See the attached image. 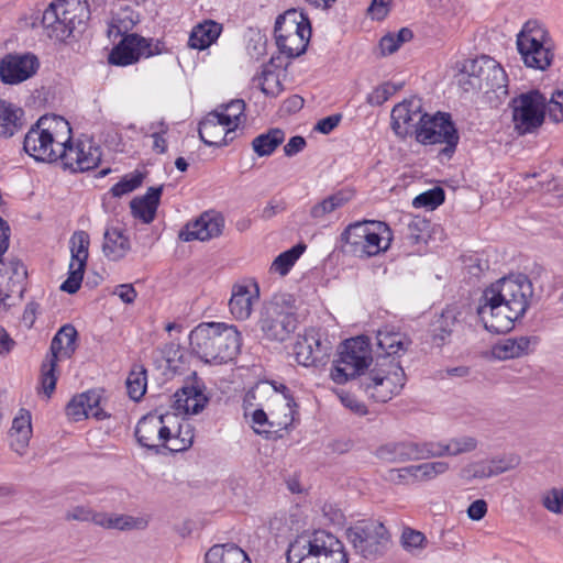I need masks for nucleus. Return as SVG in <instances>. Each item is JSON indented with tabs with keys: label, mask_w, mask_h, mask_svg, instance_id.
<instances>
[{
	"label": "nucleus",
	"mask_w": 563,
	"mask_h": 563,
	"mask_svg": "<svg viewBox=\"0 0 563 563\" xmlns=\"http://www.w3.org/2000/svg\"><path fill=\"white\" fill-rule=\"evenodd\" d=\"M532 284L526 275L503 277L484 290L477 314L489 332L506 333L522 318L532 297Z\"/></svg>",
	"instance_id": "1"
},
{
	"label": "nucleus",
	"mask_w": 563,
	"mask_h": 563,
	"mask_svg": "<svg viewBox=\"0 0 563 563\" xmlns=\"http://www.w3.org/2000/svg\"><path fill=\"white\" fill-rule=\"evenodd\" d=\"M140 445L158 451L165 448L170 452H183L194 442V428L188 421H179L176 415L151 412L140 419L135 428Z\"/></svg>",
	"instance_id": "2"
},
{
	"label": "nucleus",
	"mask_w": 563,
	"mask_h": 563,
	"mask_svg": "<svg viewBox=\"0 0 563 563\" xmlns=\"http://www.w3.org/2000/svg\"><path fill=\"white\" fill-rule=\"evenodd\" d=\"M191 351L206 363L222 364L240 353L242 336L238 328L223 322L197 325L189 334Z\"/></svg>",
	"instance_id": "3"
},
{
	"label": "nucleus",
	"mask_w": 563,
	"mask_h": 563,
	"mask_svg": "<svg viewBox=\"0 0 563 563\" xmlns=\"http://www.w3.org/2000/svg\"><path fill=\"white\" fill-rule=\"evenodd\" d=\"M70 133V124L63 117L43 115L25 134L23 148L36 161L56 162Z\"/></svg>",
	"instance_id": "4"
},
{
	"label": "nucleus",
	"mask_w": 563,
	"mask_h": 563,
	"mask_svg": "<svg viewBox=\"0 0 563 563\" xmlns=\"http://www.w3.org/2000/svg\"><path fill=\"white\" fill-rule=\"evenodd\" d=\"M287 561L288 563H349L343 543L324 530L298 536L288 547Z\"/></svg>",
	"instance_id": "5"
},
{
	"label": "nucleus",
	"mask_w": 563,
	"mask_h": 563,
	"mask_svg": "<svg viewBox=\"0 0 563 563\" xmlns=\"http://www.w3.org/2000/svg\"><path fill=\"white\" fill-rule=\"evenodd\" d=\"M89 18L86 0H56L43 12L42 26L47 37L65 42L80 33Z\"/></svg>",
	"instance_id": "6"
},
{
	"label": "nucleus",
	"mask_w": 563,
	"mask_h": 563,
	"mask_svg": "<svg viewBox=\"0 0 563 563\" xmlns=\"http://www.w3.org/2000/svg\"><path fill=\"white\" fill-rule=\"evenodd\" d=\"M393 231L383 221H357L341 233L346 252L358 258H368L385 253L391 244Z\"/></svg>",
	"instance_id": "7"
},
{
	"label": "nucleus",
	"mask_w": 563,
	"mask_h": 563,
	"mask_svg": "<svg viewBox=\"0 0 563 563\" xmlns=\"http://www.w3.org/2000/svg\"><path fill=\"white\" fill-rule=\"evenodd\" d=\"M517 48L529 68L545 70L554 59V42L544 25L537 20L525 23L517 35Z\"/></svg>",
	"instance_id": "8"
},
{
	"label": "nucleus",
	"mask_w": 563,
	"mask_h": 563,
	"mask_svg": "<svg viewBox=\"0 0 563 563\" xmlns=\"http://www.w3.org/2000/svg\"><path fill=\"white\" fill-rule=\"evenodd\" d=\"M276 45L289 58L298 57L307 49L311 35L309 20L297 10H288L275 22Z\"/></svg>",
	"instance_id": "9"
},
{
	"label": "nucleus",
	"mask_w": 563,
	"mask_h": 563,
	"mask_svg": "<svg viewBox=\"0 0 563 563\" xmlns=\"http://www.w3.org/2000/svg\"><path fill=\"white\" fill-rule=\"evenodd\" d=\"M269 389L274 390L276 397H278V394L282 395V405L277 411H271L269 416L263 409L254 410L252 413V427L256 433H269V427H277L279 430L288 429L295 421L297 405L285 385L263 382L256 385L252 395L254 396L255 393H267Z\"/></svg>",
	"instance_id": "10"
},
{
	"label": "nucleus",
	"mask_w": 563,
	"mask_h": 563,
	"mask_svg": "<svg viewBox=\"0 0 563 563\" xmlns=\"http://www.w3.org/2000/svg\"><path fill=\"white\" fill-rule=\"evenodd\" d=\"M416 141L424 144H444L441 153L451 157L460 141L459 132L451 115L444 112L420 117V122L413 131Z\"/></svg>",
	"instance_id": "11"
},
{
	"label": "nucleus",
	"mask_w": 563,
	"mask_h": 563,
	"mask_svg": "<svg viewBox=\"0 0 563 563\" xmlns=\"http://www.w3.org/2000/svg\"><path fill=\"white\" fill-rule=\"evenodd\" d=\"M365 393L378 402H386L399 394L406 384V374L400 362L379 358L376 367L362 383Z\"/></svg>",
	"instance_id": "12"
},
{
	"label": "nucleus",
	"mask_w": 563,
	"mask_h": 563,
	"mask_svg": "<svg viewBox=\"0 0 563 563\" xmlns=\"http://www.w3.org/2000/svg\"><path fill=\"white\" fill-rule=\"evenodd\" d=\"M77 330L71 324L63 325L54 335L41 368V386L43 393L51 397L56 387L57 362L70 358L77 349Z\"/></svg>",
	"instance_id": "13"
},
{
	"label": "nucleus",
	"mask_w": 563,
	"mask_h": 563,
	"mask_svg": "<svg viewBox=\"0 0 563 563\" xmlns=\"http://www.w3.org/2000/svg\"><path fill=\"white\" fill-rule=\"evenodd\" d=\"M509 107L515 130L520 135L536 132L544 122L547 98L539 90H529L512 98Z\"/></svg>",
	"instance_id": "14"
},
{
	"label": "nucleus",
	"mask_w": 563,
	"mask_h": 563,
	"mask_svg": "<svg viewBox=\"0 0 563 563\" xmlns=\"http://www.w3.org/2000/svg\"><path fill=\"white\" fill-rule=\"evenodd\" d=\"M371 361L367 339L364 336L349 339L343 343L330 376L336 384H345L367 368Z\"/></svg>",
	"instance_id": "15"
},
{
	"label": "nucleus",
	"mask_w": 563,
	"mask_h": 563,
	"mask_svg": "<svg viewBox=\"0 0 563 563\" xmlns=\"http://www.w3.org/2000/svg\"><path fill=\"white\" fill-rule=\"evenodd\" d=\"M347 537L356 552L365 559L383 555L390 544L387 528L377 520L358 522L349 530Z\"/></svg>",
	"instance_id": "16"
},
{
	"label": "nucleus",
	"mask_w": 563,
	"mask_h": 563,
	"mask_svg": "<svg viewBox=\"0 0 563 563\" xmlns=\"http://www.w3.org/2000/svg\"><path fill=\"white\" fill-rule=\"evenodd\" d=\"M165 44L152 38H145L139 34L131 33L112 48L109 54V63L117 66H128L139 62L141 58H148L165 53Z\"/></svg>",
	"instance_id": "17"
},
{
	"label": "nucleus",
	"mask_w": 563,
	"mask_h": 563,
	"mask_svg": "<svg viewBox=\"0 0 563 563\" xmlns=\"http://www.w3.org/2000/svg\"><path fill=\"white\" fill-rule=\"evenodd\" d=\"M59 159L65 168L73 172L93 169L101 161V151L91 139H78L64 143Z\"/></svg>",
	"instance_id": "18"
},
{
	"label": "nucleus",
	"mask_w": 563,
	"mask_h": 563,
	"mask_svg": "<svg viewBox=\"0 0 563 563\" xmlns=\"http://www.w3.org/2000/svg\"><path fill=\"white\" fill-rule=\"evenodd\" d=\"M330 350V343L322 339L321 332L311 328L298 335L292 353L298 364L308 367L325 364Z\"/></svg>",
	"instance_id": "19"
},
{
	"label": "nucleus",
	"mask_w": 563,
	"mask_h": 563,
	"mask_svg": "<svg viewBox=\"0 0 563 563\" xmlns=\"http://www.w3.org/2000/svg\"><path fill=\"white\" fill-rule=\"evenodd\" d=\"M258 325L267 340L283 342L296 330L297 318L271 303L262 310Z\"/></svg>",
	"instance_id": "20"
},
{
	"label": "nucleus",
	"mask_w": 563,
	"mask_h": 563,
	"mask_svg": "<svg viewBox=\"0 0 563 563\" xmlns=\"http://www.w3.org/2000/svg\"><path fill=\"white\" fill-rule=\"evenodd\" d=\"M69 243L71 261L69 263L68 277L62 284L60 289L68 294H75L80 288L88 260L89 234L85 231H77L71 235Z\"/></svg>",
	"instance_id": "21"
},
{
	"label": "nucleus",
	"mask_w": 563,
	"mask_h": 563,
	"mask_svg": "<svg viewBox=\"0 0 563 563\" xmlns=\"http://www.w3.org/2000/svg\"><path fill=\"white\" fill-rule=\"evenodd\" d=\"M374 455L386 463H406L429 459L428 442L393 441L379 445Z\"/></svg>",
	"instance_id": "22"
},
{
	"label": "nucleus",
	"mask_w": 563,
	"mask_h": 563,
	"mask_svg": "<svg viewBox=\"0 0 563 563\" xmlns=\"http://www.w3.org/2000/svg\"><path fill=\"white\" fill-rule=\"evenodd\" d=\"M38 68L34 55H7L0 62V78L4 84H19L32 77Z\"/></svg>",
	"instance_id": "23"
},
{
	"label": "nucleus",
	"mask_w": 563,
	"mask_h": 563,
	"mask_svg": "<svg viewBox=\"0 0 563 563\" xmlns=\"http://www.w3.org/2000/svg\"><path fill=\"white\" fill-rule=\"evenodd\" d=\"M224 219L213 212H205L194 222L187 223L179 232V239L185 242L209 241L218 238L223 230Z\"/></svg>",
	"instance_id": "24"
},
{
	"label": "nucleus",
	"mask_w": 563,
	"mask_h": 563,
	"mask_svg": "<svg viewBox=\"0 0 563 563\" xmlns=\"http://www.w3.org/2000/svg\"><path fill=\"white\" fill-rule=\"evenodd\" d=\"M421 115L424 113H422L420 99L405 100L391 110V129L396 135L404 139L413 133Z\"/></svg>",
	"instance_id": "25"
},
{
	"label": "nucleus",
	"mask_w": 563,
	"mask_h": 563,
	"mask_svg": "<svg viewBox=\"0 0 563 563\" xmlns=\"http://www.w3.org/2000/svg\"><path fill=\"white\" fill-rule=\"evenodd\" d=\"M377 346L382 350L379 358H387V362H399L398 358L404 355L412 344L411 339L402 332L395 331L394 329L384 328L378 330Z\"/></svg>",
	"instance_id": "26"
},
{
	"label": "nucleus",
	"mask_w": 563,
	"mask_h": 563,
	"mask_svg": "<svg viewBox=\"0 0 563 563\" xmlns=\"http://www.w3.org/2000/svg\"><path fill=\"white\" fill-rule=\"evenodd\" d=\"M260 290L255 283L236 284L232 288V295L229 300L231 314L236 320H246L250 318L254 303L258 300Z\"/></svg>",
	"instance_id": "27"
},
{
	"label": "nucleus",
	"mask_w": 563,
	"mask_h": 563,
	"mask_svg": "<svg viewBox=\"0 0 563 563\" xmlns=\"http://www.w3.org/2000/svg\"><path fill=\"white\" fill-rule=\"evenodd\" d=\"M26 269L19 261L0 262V303L14 294H22Z\"/></svg>",
	"instance_id": "28"
},
{
	"label": "nucleus",
	"mask_w": 563,
	"mask_h": 563,
	"mask_svg": "<svg viewBox=\"0 0 563 563\" xmlns=\"http://www.w3.org/2000/svg\"><path fill=\"white\" fill-rule=\"evenodd\" d=\"M100 397L95 391H86L70 399L66 406V415L74 421L93 417L101 420L106 417L104 411L99 407Z\"/></svg>",
	"instance_id": "29"
},
{
	"label": "nucleus",
	"mask_w": 563,
	"mask_h": 563,
	"mask_svg": "<svg viewBox=\"0 0 563 563\" xmlns=\"http://www.w3.org/2000/svg\"><path fill=\"white\" fill-rule=\"evenodd\" d=\"M198 132L205 144L219 147L227 145L233 139L230 134L234 131L224 125L218 113L212 111L199 123Z\"/></svg>",
	"instance_id": "30"
},
{
	"label": "nucleus",
	"mask_w": 563,
	"mask_h": 563,
	"mask_svg": "<svg viewBox=\"0 0 563 563\" xmlns=\"http://www.w3.org/2000/svg\"><path fill=\"white\" fill-rule=\"evenodd\" d=\"M478 60H481V78L484 82L483 90L486 93L494 92L499 99L506 97L508 95L507 75L501 66L486 56L479 57Z\"/></svg>",
	"instance_id": "31"
},
{
	"label": "nucleus",
	"mask_w": 563,
	"mask_h": 563,
	"mask_svg": "<svg viewBox=\"0 0 563 563\" xmlns=\"http://www.w3.org/2000/svg\"><path fill=\"white\" fill-rule=\"evenodd\" d=\"M537 336H519L505 339L492 349V354L497 360H510L529 354L538 344Z\"/></svg>",
	"instance_id": "32"
},
{
	"label": "nucleus",
	"mask_w": 563,
	"mask_h": 563,
	"mask_svg": "<svg viewBox=\"0 0 563 563\" xmlns=\"http://www.w3.org/2000/svg\"><path fill=\"white\" fill-rule=\"evenodd\" d=\"M131 250L128 235L119 228H107L103 233L102 253L109 261H120Z\"/></svg>",
	"instance_id": "33"
},
{
	"label": "nucleus",
	"mask_w": 563,
	"mask_h": 563,
	"mask_svg": "<svg viewBox=\"0 0 563 563\" xmlns=\"http://www.w3.org/2000/svg\"><path fill=\"white\" fill-rule=\"evenodd\" d=\"M208 401V397L198 384L185 386L175 394V408L185 413H199Z\"/></svg>",
	"instance_id": "34"
},
{
	"label": "nucleus",
	"mask_w": 563,
	"mask_h": 563,
	"mask_svg": "<svg viewBox=\"0 0 563 563\" xmlns=\"http://www.w3.org/2000/svg\"><path fill=\"white\" fill-rule=\"evenodd\" d=\"M477 448V440L470 435H463L451 439L448 443L428 442V455L430 457H440L444 455L455 456L468 453Z\"/></svg>",
	"instance_id": "35"
},
{
	"label": "nucleus",
	"mask_w": 563,
	"mask_h": 563,
	"mask_svg": "<svg viewBox=\"0 0 563 563\" xmlns=\"http://www.w3.org/2000/svg\"><path fill=\"white\" fill-rule=\"evenodd\" d=\"M221 33L222 24L213 20H205L192 27L188 46L192 49H206L219 38Z\"/></svg>",
	"instance_id": "36"
},
{
	"label": "nucleus",
	"mask_w": 563,
	"mask_h": 563,
	"mask_svg": "<svg viewBox=\"0 0 563 563\" xmlns=\"http://www.w3.org/2000/svg\"><path fill=\"white\" fill-rule=\"evenodd\" d=\"M162 190V187H150L144 196L132 199L130 207L133 217L151 223L155 218Z\"/></svg>",
	"instance_id": "37"
},
{
	"label": "nucleus",
	"mask_w": 563,
	"mask_h": 563,
	"mask_svg": "<svg viewBox=\"0 0 563 563\" xmlns=\"http://www.w3.org/2000/svg\"><path fill=\"white\" fill-rule=\"evenodd\" d=\"M23 125V109L5 100H0V137L13 136L22 130Z\"/></svg>",
	"instance_id": "38"
},
{
	"label": "nucleus",
	"mask_w": 563,
	"mask_h": 563,
	"mask_svg": "<svg viewBox=\"0 0 563 563\" xmlns=\"http://www.w3.org/2000/svg\"><path fill=\"white\" fill-rule=\"evenodd\" d=\"M98 526L120 531L143 530L148 526V520L145 517L100 511Z\"/></svg>",
	"instance_id": "39"
},
{
	"label": "nucleus",
	"mask_w": 563,
	"mask_h": 563,
	"mask_svg": "<svg viewBox=\"0 0 563 563\" xmlns=\"http://www.w3.org/2000/svg\"><path fill=\"white\" fill-rule=\"evenodd\" d=\"M32 434L31 415L26 410H21L13 419L10 430L11 446L15 452L22 454L27 446Z\"/></svg>",
	"instance_id": "40"
},
{
	"label": "nucleus",
	"mask_w": 563,
	"mask_h": 563,
	"mask_svg": "<svg viewBox=\"0 0 563 563\" xmlns=\"http://www.w3.org/2000/svg\"><path fill=\"white\" fill-rule=\"evenodd\" d=\"M205 563H252L246 553L233 544H214L205 555Z\"/></svg>",
	"instance_id": "41"
},
{
	"label": "nucleus",
	"mask_w": 563,
	"mask_h": 563,
	"mask_svg": "<svg viewBox=\"0 0 563 563\" xmlns=\"http://www.w3.org/2000/svg\"><path fill=\"white\" fill-rule=\"evenodd\" d=\"M479 64L481 60L478 58L467 59L462 64V68L456 75V81L465 92L484 89Z\"/></svg>",
	"instance_id": "42"
},
{
	"label": "nucleus",
	"mask_w": 563,
	"mask_h": 563,
	"mask_svg": "<svg viewBox=\"0 0 563 563\" xmlns=\"http://www.w3.org/2000/svg\"><path fill=\"white\" fill-rule=\"evenodd\" d=\"M286 133L279 128H272L258 134L252 141V148L258 157L271 156L285 141Z\"/></svg>",
	"instance_id": "43"
},
{
	"label": "nucleus",
	"mask_w": 563,
	"mask_h": 563,
	"mask_svg": "<svg viewBox=\"0 0 563 563\" xmlns=\"http://www.w3.org/2000/svg\"><path fill=\"white\" fill-rule=\"evenodd\" d=\"M349 200L350 197L345 192L338 191L313 205L310 209V217L316 223L324 222L330 214L343 207Z\"/></svg>",
	"instance_id": "44"
},
{
	"label": "nucleus",
	"mask_w": 563,
	"mask_h": 563,
	"mask_svg": "<svg viewBox=\"0 0 563 563\" xmlns=\"http://www.w3.org/2000/svg\"><path fill=\"white\" fill-rule=\"evenodd\" d=\"M459 312L455 307H448L433 322V339L444 343L446 339L460 327Z\"/></svg>",
	"instance_id": "45"
},
{
	"label": "nucleus",
	"mask_w": 563,
	"mask_h": 563,
	"mask_svg": "<svg viewBox=\"0 0 563 563\" xmlns=\"http://www.w3.org/2000/svg\"><path fill=\"white\" fill-rule=\"evenodd\" d=\"M245 103L243 100H232L227 104H222L217 108L213 113H218L219 119L224 122V125L235 131L236 128L242 123L244 117Z\"/></svg>",
	"instance_id": "46"
},
{
	"label": "nucleus",
	"mask_w": 563,
	"mask_h": 563,
	"mask_svg": "<svg viewBox=\"0 0 563 563\" xmlns=\"http://www.w3.org/2000/svg\"><path fill=\"white\" fill-rule=\"evenodd\" d=\"M146 369L142 365H135L126 378V389L130 398L135 401L140 400L146 391Z\"/></svg>",
	"instance_id": "47"
},
{
	"label": "nucleus",
	"mask_w": 563,
	"mask_h": 563,
	"mask_svg": "<svg viewBox=\"0 0 563 563\" xmlns=\"http://www.w3.org/2000/svg\"><path fill=\"white\" fill-rule=\"evenodd\" d=\"M305 244H297L288 251L280 253L273 262L272 269L279 273L282 276L288 274L296 261L305 252Z\"/></svg>",
	"instance_id": "48"
},
{
	"label": "nucleus",
	"mask_w": 563,
	"mask_h": 563,
	"mask_svg": "<svg viewBox=\"0 0 563 563\" xmlns=\"http://www.w3.org/2000/svg\"><path fill=\"white\" fill-rule=\"evenodd\" d=\"M402 548L409 553H420L427 548L428 540L423 532L405 527L400 536Z\"/></svg>",
	"instance_id": "49"
},
{
	"label": "nucleus",
	"mask_w": 563,
	"mask_h": 563,
	"mask_svg": "<svg viewBox=\"0 0 563 563\" xmlns=\"http://www.w3.org/2000/svg\"><path fill=\"white\" fill-rule=\"evenodd\" d=\"M143 174L134 172L125 175L119 183L111 188V194L114 197H122L132 192L142 185Z\"/></svg>",
	"instance_id": "50"
},
{
	"label": "nucleus",
	"mask_w": 563,
	"mask_h": 563,
	"mask_svg": "<svg viewBox=\"0 0 563 563\" xmlns=\"http://www.w3.org/2000/svg\"><path fill=\"white\" fill-rule=\"evenodd\" d=\"M444 201V191L443 189L437 187L433 189H430L428 191H424L420 195H418L413 201L412 205L416 208H428V209H435Z\"/></svg>",
	"instance_id": "51"
},
{
	"label": "nucleus",
	"mask_w": 563,
	"mask_h": 563,
	"mask_svg": "<svg viewBox=\"0 0 563 563\" xmlns=\"http://www.w3.org/2000/svg\"><path fill=\"white\" fill-rule=\"evenodd\" d=\"M100 511H95L92 508L84 505L75 506L68 509L65 514L67 521L92 522L98 526Z\"/></svg>",
	"instance_id": "52"
},
{
	"label": "nucleus",
	"mask_w": 563,
	"mask_h": 563,
	"mask_svg": "<svg viewBox=\"0 0 563 563\" xmlns=\"http://www.w3.org/2000/svg\"><path fill=\"white\" fill-rule=\"evenodd\" d=\"M542 506L552 514H563V489L552 488L542 495Z\"/></svg>",
	"instance_id": "53"
},
{
	"label": "nucleus",
	"mask_w": 563,
	"mask_h": 563,
	"mask_svg": "<svg viewBox=\"0 0 563 563\" xmlns=\"http://www.w3.org/2000/svg\"><path fill=\"white\" fill-rule=\"evenodd\" d=\"M261 90L269 97L279 95L283 90V85L279 81L278 75L273 71H263L258 78Z\"/></svg>",
	"instance_id": "54"
},
{
	"label": "nucleus",
	"mask_w": 563,
	"mask_h": 563,
	"mask_svg": "<svg viewBox=\"0 0 563 563\" xmlns=\"http://www.w3.org/2000/svg\"><path fill=\"white\" fill-rule=\"evenodd\" d=\"M429 229V222L421 218L412 219L407 225V239L417 244L424 239Z\"/></svg>",
	"instance_id": "55"
},
{
	"label": "nucleus",
	"mask_w": 563,
	"mask_h": 563,
	"mask_svg": "<svg viewBox=\"0 0 563 563\" xmlns=\"http://www.w3.org/2000/svg\"><path fill=\"white\" fill-rule=\"evenodd\" d=\"M545 113L554 122L563 120V90H556L552 93L551 99L547 100Z\"/></svg>",
	"instance_id": "56"
},
{
	"label": "nucleus",
	"mask_w": 563,
	"mask_h": 563,
	"mask_svg": "<svg viewBox=\"0 0 563 563\" xmlns=\"http://www.w3.org/2000/svg\"><path fill=\"white\" fill-rule=\"evenodd\" d=\"M489 461L496 475L514 470L520 464V457L516 454H506Z\"/></svg>",
	"instance_id": "57"
},
{
	"label": "nucleus",
	"mask_w": 563,
	"mask_h": 563,
	"mask_svg": "<svg viewBox=\"0 0 563 563\" xmlns=\"http://www.w3.org/2000/svg\"><path fill=\"white\" fill-rule=\"evenodd\" d=\"M420 466L423 482L431 481L449 470V464L443 461L422 463Z\"/></svg>",
	"instance_id": "58"
},
{
	"label": "nucleus",
	"mask_w": 563,
	"mask_h": 563,
	"mask_svg": "<svg viewBox=\"0 0 563 563\" xmlns=\"http://www.w3.org/2000/svg\"><path fill=\"white\" fill-rule=\"evenodd\" d=\"M341 120L342 114L340 113L325 117L318 121V123L314 126V130L322 134H329L339 125Z\"/></svg>",
	"instance_id": "59"
},
{
	"label": "nucleus",
	"mask_w": 563,
	"mask_h": 563,
	"mask_svg": "<svg viewBox=\"0 0 563 563\" xmlns=\"http://www.w3.org/2000/svg\"><path fill=\"white\" fill-rule=\"evenodd\" d=\"M391 0H372L368 13L373 19L383 20L389 12Z\"/></svg>",
	"instance_id": "60"
},
{
	"label": "nucleus",
	"mask_w": 563,
	"mask_h": 563,
	"mask_svg": "<svg viewBox=\"0 0 563 563\" xmlns=\"http://www.w3.org/2000/svg\"><path fill=\"white\" fill-rule=\"evenodd\" d=\"M487 514V503L484 499L473 501L467 508V516L472 520H481Z\"/></svg>",
	"instance_id": "61"
},
{
	"label": "nucleus",
	"mask_w": 563,
	"mask_h": 563,
	"mask_svg": "<svg viewBox=\"0 0 563 563\" xmlns=\"http://www.w3.org/2000/svg\"><path fill=\"white\" fill-rule=\"evenodd\" d=\"M472 476L474 478H489L497 476L493 470L490 461H483L473 465Z\"/></svg>",
	"instance_id": "62"
},
{
	"label": "nucleus",
	"mask_w": 563,
	"mask_h": 563,
	"mask_svg": "<svg viewBox=\"0 0 563 563\" xmlns=\"http://www.w3.org/2000/svg\"><path fill=\"white\" fill-rule=\"evenodd\" d=\"M305 146L306 140L300 135H296L292 136L284 146V153L286 156L291 157L300 153Z\"/></svg>",
	"instance_id": "63"
},
{
	"label": "nucleus",
	"mask_w": 563,
	"mask_h": 563,
	"mask_svg": "<svg viewBox=\"0 0 563 563\" xmlns=\"http://www.w3.org/2000/svg\"><path fill=\"white\" fill-rule=\"evenodd\" d=\"M113 294L117 295L124 303H132L136 298V290L131 284L117 286Z\"/></svg>",
	"instance_id": "64"
}]
</instances>
